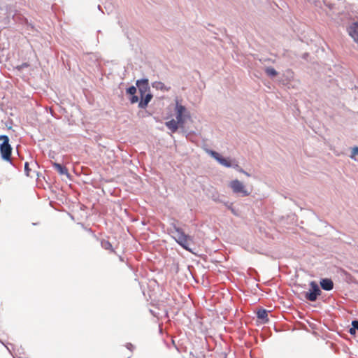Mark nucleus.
Here are the masks:
<instances>
[{"label": "nucleus", "mask_w": 358, "mask_h": 358, "mask_svg": "<svg viewBox=\"0 0 358 358\" xmlns=\"http://www.w3.org/2000/svg\"><path fill=\"white\" fill-rule=\"evenodd\" d=\"M211 199H212V201H215V202H217V203H223V202L224 201V199H222V198H220V194H219L217 192H215V193H213V194H212V196H211Z\"/></svg>", "instance_id": "a211bd4d"}, {"label": "nucleus", "mask_w": 358, "mask_h": 358, "mask_svg": "<svg viewBox=\"0 0 358 358\" xmlns=\"http://www.w3.org/2000/svg\"><path fill=\"white\" fill-rule=\"evenodd\" d=\"M25 66H27V64H23V67H25Z\"/></svg>", "instance_id": "7c9ffc66"}, {"label": "nucleus", "mask_w": 358, "mask_h": 358, "mask_svg": "<svg viewBox=\"0 0 358 358\" xmlns=\"http://www.w3.org/2000/svg\"><path fill=\"white\" fill-rule=\"evenodd\" d=\"M166 127L171 131V132H176L178 129V125L182 124L178 122V120L171 119L165 123Z\"/></svg>", "instance_id": "f8f14e48"}, {"label": "nucleus", "mask_w": 358, "mask_h": 358, "mask_svg": "<svg viewBox=\"0 0 358 358\" xmlns=\"http://www.w3.org/2000/svg\"><path fill=\"white\" fill-rule=\"evenodd\" d=\"M176 120H179L181 124L185 123L186 117H189V113L187 112L185 106H183L176 99Z\"/></svg>", "instance_id": "423d86ee"}, {"label": "nucleus", "mask_w": 358, "mask_h": 358, "mask_svg": "<svg viewBox=\"0 0 358 358\" xmlns=\"http://www.w3.org/2000/svg\"><path fill=\"white\" fill-rule=\"evenodd\" d=\"M97 8L99 9V11H101L103 13L101 6L100 5H98Z\"/></svg>", "instance_id": "a878e982"}, {"label": "nucleus", "mask_w": 358, "mask_h": 358, "mask_svg": "<svg viewBox=\"0 0 358 358\" xmlns=\"http://www.w3.org/2000/svg\"><path fill=\"white\" fill-rule=\"evenodd\" d=\"M349 35L352 37L355 41L358 44V24L355 23L354 26L349 28Z\"/></svg>", "instance_id": "ddd939ff"}, {"label": "nucleus", "mask_w": 358, "mask_h": 358, "mask_svg": "<svg viewBox=\"0 0 358 358\" xmlns=\"http://www.w3.org/2000/svg\"><path fill=\"white\" fill-rule=\"evenodd\" d=\"M137 88L134 85L129 86L126 90V93L128 95L136 94Z\"/></svg>", "instance_id": "412c9836"}, {"label": "nucleus", "mask_w": 358, "mask_h": 358, "mask_svg": "<svg viewBox=\"0 0 358 358\" xmlns=\"http://www.w3.org/2000/svg\"><path fill=\"white\" fill-rule=\"evenodd\" d=\"M222 204H224L226 208L229 210H230L231 213L234 214V215H237V213L235 210V208L232 206V203L229 201H224V203H222Z\"/></svg>", "instance_id": "6ab92c4d"}, {"label": "nucleus", "mask_w": 358, "mask_h": 358, "mask_svg": "<svg viewBox=\"0 0 358 358\" xmlns=\"http://www.w3.org/2000/svg\"><path fill=\"white\" fill-rule=\"evenodd\" d=\"M310 288L308 292H305L304 297L308 301H315L321 294V289L319 284L315 280H311L309 284Z\"/></svg>", "instance_id": "7ed1b4c3"}, {"label": "nucleus", "mask_w": 358, "mask_h": 358, "mask_svg": "<svg viewBox=\"0 0 358 358\" xmlns=\"http://www.w3.org/2000/svg\"><path fill=\"white\" fill-rule=\"evenodd\" d=\"M265 73L271 78H275L278 74L276 70L271 66L266 67L265 69Z\"/></svg>", "instance_id": "f3484780"}, {"label": "nucleus", "mask_w": 358, "mask_h": 358, "mask_svg": "<svg viewBox=\"0 0 358 358\" xmlns=\"http://www.w3.org/2000/svg\"><path fill=\"white\" fill-rule=\"evenodd\" d=\"M136 85L138 92H140V96H143L148 92H150V87L148 84V79L146 78L137 80L136 82Z\"/></svg>", "instance_id": "0eeeda50"}, {"label": "nucleus", "mask_w": 358, "mask_h": 358, "mask_svg": "<svg viewBox=\"0 0 358 358\" xmlns=\"http://www.w3.org/2000/svg\"><path fill=\"white\" fill-rule=\"evenodd\" d=\"M52 166L54 170L58 172L59 175H64L68 178H70V174L69 173L68 169L66 166L56 162H52Z\"/></svg>", "instance_id": "1a4fd4ad"}, {"label": "nucleus", "mask_w": 358, "mask_h": 358, "mask_svg": "<svg viewBox=\"0 0 358 358\" xmlns=\"http://www.w3.org/2000/svg\"><path fill=\"white\" fill-rule=\"evenodd\" d=\"M126 348L127 350H129L131 352H132L133 350L134 349V346L133 345L132 343H127Z\"/></svg>", "instance_id": "393cba45"}, {"label": "nucleus", "mask_w": 358, "mask_h": 358, "mask_svg": "<svg viewBox=\"0 0 358 358\" xmlns=\"http://www.w3.org/2000/svg\"><path fill=\"white\" fill-rule=\"evenodd\" d=\"M307 56H308V53H305V54L303 55V57H304V58H306Z\"/></svg>", "instance_id": "cd10ccee"}, {"label": "nucleus", "mask_w": 358, "mask_h": 358, "mask_svg": "<svg viewBox=\"0 0 358 358\" xmlns=\"http://www.w3.org/2000/svg\"><path fill=\"white\" fill-rule=\"evenodd\" d=\"M232 168L234 169L236 171L247 176L248 177L250 176V174L248 172L243 170V169L238 164H234V166H233Z\"/></svg>", "instance_id": "aec40b11"}, {"label": "nucleus", "mask_w": 358, "mask_h": 358, "mask_svg": "<svg viewBox=\"0 0 358 358\" xmlns=\"http://www.w3.org/2000/svg\"><path fill=\"white\" fill-rule=\"evenodd\" d=\"M229 187L232 189V192L240 196H248L250 195L244 184L238 179L231 180L229 183Z\"/></svg>", "instance_id": "20e7f679"}, {"label": "nucleus", "mask_w": 358, "mask_h": 358, "mask_svg": "<svg viewBox=\"0 0 358 358\" xmlns=\"http://www.w3.org/2000/svg\"><path fill=\"white\" fill-rule=\"evenodd\" d=\"M320 289L329 292L334 289V284L331 279L329 278H321L320 280Z\"/></svg>", "instance_id": "6e6552de"}, {"label": "nucleus", "mask_w": 358, "mask_h": 358, "mask_svg": "<svg viewBox=\"0 0 358 358\" xmlns=\"http://www.w3.org/2000/svg\"><path fill=\"white\" fill-rule=\"evenodd\" d=\"M357 331H358V320H354L352 322H351L349 333L351 336H355Z\"/></svg>", "instance_id": "2eb2a0df"}, {"label": "nucleus", "mask_w": 358, "mask_h": 358, "mask_svg": "<svg viewBox=\"0 0 358 358\" xmlns=\"http://www.w3.org/2000/svg\"><path fill=\"white\" fill-rule=\"evenodd\" d=\"M176 222L177 220L176 219H171V222H170L171 227L167 229L168 233L170 234L176 233V236H172V238L175 239L178 245L182 248L183 250L193 253L190 246L192 243V237L185 234L180 227H178Z\"/></svg>", "instance_id": "f257e3e1"}, {"label": "nucleus", "mask_w": 358, "mask_h": 358, "mask_svg": "<svg viewBox=\"0 0 358 358\" xmlns=\"http://www.w3.org/2000/svg\"><path fill=\"white\" fill-rule=\"evenodd\" d=\"M152 86L153 88L158 90H169V88H167L161 81H155L152 84Z\"/></svg>", "instance_id": "dca6fc26"}, {"label": "nucleus", "mask_w": 358, "mask_h": 358, "mask_svg": "<svg viewBox=\"0 0 358 358\" xmlns=\"http://www.w3.org/2000/svg\"><path fill=\"white\" fill-rule=\"evenodd\" d=\"M0 157L3 162H7L11 164L12 166L17 168L12 157L13 147L10 144V139L7 135H0Z\"/></svg>", "instance_id": "f03ea898"}, {"label": "nucleus", "mask_w": 358, "mask_h": 358, "mask_svg": "<svg viewBox=\"0 0 358 358\" xmlns=\"http://www.w3.org/2000/svg\"><path fill=\"white\" fill-rule=\"evenodd\" d=\"M152 96H153L151 92H148L147 94H144V95L141 96V100L138 103V107L142 109L146 108L148 103H150Z\"/></svg>", "instance_id": "9b49d317"}, {"label": "nucleus", "mask_w": 358, "mask_h": 358, "mask_svg": "<svg viewBox=\"0 0 358 358\" xmlns=\"http://www.w3.org/2000/svg\"><path fill=\"white\" fill-rule=\"evenodd\" d=\"M206 152L210 155L211 157L215 159L217 162L227 168H232V166H234V164L231 163L230 159L223 157L220 153L217 152L214 150L208 149L206 150Z\"/></svg>", "instance_id": "39448f33"}, {"label": "nucleus", "mask_w": 358, "mask_h": 358, "mask_svg": "<svg viewBox=\"0 0 358 358\" xmlns=\"http://www.w3.org/2000/svg\"><path fill=\"white\" fill-rule=\"evenodd\" d=\"M24 173H25V175H27V176L30 177V178L33 177L30 174L31 169L29 168V162H25L24 165Z\"/></svg>", "instance_id": "5701e85b"}, {"label": "nucleus", "mask_w": 358, "mask_h": 358, "mask_svg": "<svg viewBox=\"0 0 358 358\" xmlns=\"http://www.w3.org/2000/svg\"><path fill=\"white\" fill-rule=\"evenodd\" d=\"M358 155V146H355L352 149H351V153L350 157L354 160H356L355 156Z\"/></svg>", "instance_id": "b1692460"}, {"label": "nucleus", "mask_w": 358, "mask_h": 358, "mask_svg": "<svg viewBox=\"0 0 358 358\" xmlns=\"http://www.w3.org/2000/svg\"><path fill=\"white\" fill-rule=\"evenodd\" d=\"M129 101H130L131 103L134 104V103L139 102V98L136 95V94H131V95H129Z\"/></svg>", "instance_id": "4be33fe9"}, {"label": "nucleus", "mask_w": 358, "mask_h": 358, "mask_svg": "<svg viewBox=\"0 0 358 358\" xmlns=\"http://www.w3.org/2000/svg\"><path fill=\"white\" fill-rule=\"evenodd\" d=\"M0 9H2V8L0 6Z\"/></svg>", "instance_id": "2f4dec72"}, {"label": "nucleus", "mask_w": 358, "mask_h": 358, "mask_svg": "<svg viewBox=\"0 0 358 358\" xmlns=\"http://www.w3.org/2000/svg\"><path fill=\"white\" fill-rule=\"evenodd\" d=\"M101 246L103 250L116 254V252L114 250L113 247L110 242L106 239H102L101 241Z\"/></svg>", "instance_id": "4468645a"}, {"label": "nucleus", "mask_w": 358, "mask_h": 358, "mask_svg": "<svg viewBox=\"0 0 358 358\" xmlns=\"http://www.w3.org/2000/svg\"><path fill=\"white\" fill-rule=\"evenodd\" d=\"M256 315L257 318V321H259L261 324H267L269 322V318L268 317V311L266 309L260 308L257 310Z\"/></svg>", "instance_id": "9d476101"}, {"label": "nucleus", "mask_w": 358, "mask_h": 358, "mask_svg": "<svg viewBox=\"0 0 358 358\" xmlns=\"http://www.w3.org/2000/svg\"><path fill=\"white\" fill-rule=\"evenodd\" d=\"M119 259H120L121 262L123 261V259H122V257L121 256H119Z\"/></svg>", "instance_id": "c85d7f7f"}, {"label": "nucleus", "mask_w": 358, "mask_h": 358, "mask_svg": "<svg viewBox=\"0 0 358 358\" xmlns=\"http://www.w3.org/2000/svg\"><path fill=\"white\" fill-rule=\"evenodd\" d=\"M25 66H27V64H23V67H25Z\"/></svg>", "instance_id": "c756f323"}, {"label": "nucleus", "mask_w": 358, "mask_h": 358, "mask_svg": "<svg viewBox=\"0 0 358 358\" xmlns=\"http://www.w3.org/2000/svg\"><path fill=\"white\" fill-rule=\"evenodd\" d=\"M32 166H38V162H34V163L32 164Z\"/></svg>", "instance_id": "bb28decb"}]
</instances>
